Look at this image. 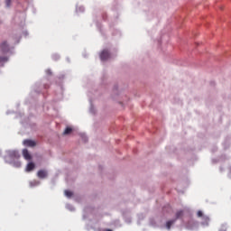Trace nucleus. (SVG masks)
<instances>
[{"mask_svg":"<svg viewBox=\"0 0 231 231\" xmlns=\"http://www.w3.org/2000/svg\"><path fill=\"white\" fill-rule=\"evenodd\" d=\"M197 216H198V217H201V218H202L201 224H202L204 226H208V223H210V217H208V216L204 215V214H203V211H201V210H199V211L197 212Z\"/></svg>","mask_w":231,"mask_h":231,"instance_id":"f257e3e1","label":"nucleus"},{"mask_svg":"<svg viewBox=\"0 0 231 231\" xmlns=\"http://www.w3.org/2000/svg\"><path fill=\"white\" fill-rule=\"evenodd\" d=\"M109 57H111V54L109 53V51H107V50H104L100 53V60H107V59H109Z\"/></svg>","mask_w":231,"mask_h":231,"instance_id":"f03ea898","label":"nucleus"},{"mask_svg":"<svg viewBox=\"0 0 231 231\" xmlns=\"http://www.w3.org/2000/svg\"><path fill=\"white\" fill-rule=\"evenodd\" d=\"M37 176L40 180H44V178H48V171H46V170H40Z\"/></svg>","mask_w":231,"mask_h":231,"instance_id":"7ed1b4c3","label":"nucleus"},{"mask_svg":"<svg viewBox=\"0 0 231 231\" xmlns=\"http://www.w3.org/2000/svg\"><path fill=\"white\" fill-rule=\"evenodd\" d=\"M23 145H25V147H35V145H37L35 143L34 141H32V140H24L23 141Z\"/></svg>","mask_w":231,"mask_h":231,"instance_id":"20e7f679","label":"nucleus"},{"mask_svg":"<svg viewBox=\"0 0 231 231\" xmlns=\"http://www.w3.org/2000/svg\"><path fill=\"white\" fill-rule=\"evenodd\" d=\"M0 48L4 53H6L10 51V48L8 47V43L6 42H4L1 45Z\"/></svg>","mask_w":231,"mask_h":231,"instance_id":"39448f33","label":"nucleus"},{"mask_svg":"<svg viewBox=\"0 0 231 231\" xmlns=\"http://www.w3.org/2000/svg\"><path fill=\"white\" fill-rule=\"evenodd\" d=\"M23 156L25 160H32V155L27 149L23 150Z\"/></svg>","mask_w":231,"mask_h":231,"instance_id":"423d86ee","label":"nucleus"},{"mask_svg":"<svg viewBox=\"0 0 231 231\" xmlns=\"http://www.w3.org/2000/svg\"><path fill=\"white\" fill-rule=\"evenodd\" d=\"M33 169H35V163L33 162H29L27 164V167H26V171L27 172H32V171H33Z\"/></svg>","mask_w":231,"mask_h":231,"instance_id":"0eeeda50","label":"nucleus"},{"mask_svg":"<svg viewBox=\"0 0 231 231\" xmlns=\"http://www.w3.org/2000/svg\"><path fill=\"white\" fill-rule=\"evenodd\" d=\"M174 223H176V219L168 221L166 223V228H168V230H171V226H172V225H174Z\"/></svg>","mask_w":231,"mask_h":231,"instance_id":"6e6552de","label":"nucleus"},{"mask_svg":"<svg viewBox=\"0 0 231 231\" xmlns=\"http://www.w3.org/2000/svg\"><path fill=\"white\" fill-rule=\"evenodd\" d=\"M180 217H183V211L180 210L176 213V219H180Z\"/></svg>","mask_w":231,"mask_h":231,"instance_id":"1a4fd4ad","label":"nucleus"},{"mask_svg":"<svg viewBox=\"0 0 231 231\" xmlns=\"http://www.w3.org/2000/svg\"><path fill=\"white\" fill-rule=\"evenodd\" d=\"M65 196H67V198H71V196H73V192L69 190H65Z\"/></svg>","mask_w":231,"mask_h":231,"instance_id":"9d476101","label":"nucleus"},{"mask_svg":"<svg viewBox=\"0 0 231 231\" xmlns=\"http://www.w3.org/2000/svg\"><path fill=\"white\" fill-rule=\"evenodd\" d=\"M71 131H73V129H71L70 127H67L64 131V134H69Z\"/></svg>","mask_w":231,"mask_h":231,"instance_id":"9b49d317","label":"nucleus"},{"mask_svg":"<svg viewBox=\"0 0 231 231\" xmlns=\"http://www.w3.org/2000/svg\"><path fill=\"white\" fill-rule=\"evenodd\" d=\"M5 5L7 8H10L12 6V0H5Z\"/></svg>","mask_w":231,"mask_h":231,"instance_id":"f8f14e48","label":"nucleus"},{"mask_svg":"<svg viewBox=\"0 0 231 231\" xmlns=\"http://www.w3.org/2000/svg\"><path fill=\"white\" fill-rule=\"evenodd\" d=\"M8 58L7 57H0V62H7Z\"/></svg>","mask_w":231,"mask_h":231,"instance_id":"ddd939ff","label":"nucleus"},{"mask_svg":"<svg viewBox=\"0 0 231 231\" xmlns=\"http://www.w3.org/2000/svg\"><path fill=\"white\" fill-rule=\"evenodd\" d=\"M11 156H14V158H19V152H12Z\"/></svg>","mask_w":231,"mask_h":231,"instance_id":"4468645a","label":"nucleus"},{"mask_svg":"<svg viewBox=\"0 0 231 231\" xmlns=\"http://www.w3.org/2000/svg\"><path fill=\"white\" fill-rule=\"evenodd\" d=\"M226 225H222L219 228V231H226Z\"/></svg>","mask_w":231,"mask_h":231,"instance_id":"2eb2a0df","label":"nucleus"},{"mask_svg":"<svg viewBox=\"0 0 231 231\" xmlns=\"http://www.w3.org/2000/svg\"><path fill=\"white\" fill-rule=\"evenodd\" d=\"M15 166L16 167H21V162H17Z\"/></svg>","mask_w":231,"mask_h":231,"instance_id":"dca6fc26","label":"nucleus"},{"mask_svg":"<svg viewBox=\"0 0 231 231\" xmlns=\"http://www.w3.org/2000/svg\"><path fill=\"white\" fill-rule=\"evenodd\" d=\"M47 73L51 74V72H50V70H47Z\"/></svg>","mask_w":231,"mask_h":231,"instance_id":"f3484780","label":"nucleus"},{"mask_svg":"<svg viewBox=\"0 0 231 231\" xmlns=\"http://www.w3.org/2000/svg\"><path fill=\"white\" fill-rule=\"evenodd\" d=\"M105 231H113V230H111V229H106V230H105Z\"/></svg>","mask_w":231,"mask_h":231,"instance_id":"a211bd4d","label":"nucleus"}]
</instances>
